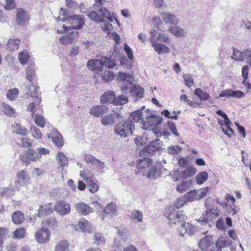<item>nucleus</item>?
Instances as JSON below:
<instances>
[{
    "instance_id": "2f4dec72",
    "label": "nucleus",
    "mask_w": 251,
    "mask_h": 251,
    "mask_svg": "<svg viewBox=\"0 0 251 251\" xmlns=\"http://www.w3.org/2000/svg\"><path fill=\"white\" fill-rule=\"evenodd\" d=\"M56 159L58 161L59 165L62 169L68 164V160L65 154L62 152H58L57 153Z\"/></svg>"
},
{
    "instance_id": "0e129e2a",
    "label": "nucleus",
    "mask_w": 251,
    "mask_h": 251,
    "mask_svg": "<svg viewBox=\"0 0 251 251\" xmlns=\"http://www.w3.org/2000/svg\"><path fill=\"white\" fill-rule=\"evenodd\" d=\"M183 77L184 78L185 83L187 86L190 87L194 84V80L189 74L184 75Z\"/></svg>"
},
{
    "instance_id": "ea45409f",
    "label": "nucleus",
    "mask_w": 251,
    "mask_h": 251,
    "mask_svg": "<svg viewBox=\"0 0 251 251\" xmlns=\"http://www.w3.org/2000/svg\"><path fill=\"white\" fill-rule=\"evenodd\" d=\"M30 132L32 136L36 139H41L42 138L43 134L39 128L35 126H31L30 129Z\"/></svg>"
},
{
    "instance_id": "09e8293b",
    "label": "nucleus",
    "mask_w": 251,
    "mask_h": 251,
    "mask_svg": "<svg viewBox=\"0 0 251 251\" xmlns=\"http://www.w3.org/2000/svg\"><path fill=\"white\" fill-rule=\"evenodd\" d=\"M32 141L31 139L26 136L22 137L20 140L19 145L25 148H29L32 146Z\"/></svg>"
},
{
    "instance_id": "680f3d73",
    "label": "nucleus",
    "mask_w": 251,
    "mask_h": 251,
    "mask_svg": "<svg viewBox=\"0 0 251 251\" xmlns=\"http://www.w3.org/2000/svg\"><path fill=\"white\" fill-rule=\"evenodd\" d=\"M36 151L38 156V160H39L41 158V156L42 155H46L50 153L49 150L43 147L38 148L36 149Z\"/></svg>"
},
{
    "instance_id": "864d4df0",
    "label": "nucleus",
    "mask_w": 251,
    "mask_h": 251,
    "mask_svg": "<svg viewBox=\"0 0 251 251\" xmlns=\"http://www.w3.org/2000/svg\"><path fill=\"white\" fill-rule=\"evenodd\" d=\"M225 206H226V211L229 214H231L233 215H235L238 211V208L234 203H232V205H229L226 203Z\"/></svg>"
},
{
    "instance_id": "7c9ffc66",
    "label": "nucleus",
    "mask_w": 251,
    "mask_h": 251,
    "mask_svg": "<svg viewBox=\"0 0 251 251\" xmlns=\"http://www.w3.org/2000/svg\"><path fill=\"white\" fill-rule=\"evenodd\" d=\"M128 98L126 96L120 95L113 99L112 103L115 105H122L127 103Z\"/></svg>"
},
{
    "instance_id": "a211bd4d",
    "label": "nucleus",
    "mask_w": 251,
    "mask_h": 251,
    "mask_svg": "<svg viewBox=\"0 0 251 251\" xmlns=\"http://www.w3.org/2000/svg\"><path fill=\"white\" fill-rule=\"evenodd\" d=\"M75 208L78 213L84 216L93 212L92 208L83 202L75 203Z\"/></svg>"
},
{
    "instance_id": "37998d69",
    "label": "nucleus",
    "mask_w": 251,
    "mask_h": 251,
    "mask_svg": "<svg viewBox=\"0 0 251 251\" xmlns=\"http://www.w3.org/2000/svg\"><path fill=\"white\" fill-rule=\"evenodd\" d=\"M194 93L197 95L201 101L207 100L209 95L206 92H203L201 88H197L194 91Z\"/></svg>"
},
{
    "instance_id": "f3484780",
    "label": "nucleus",
    "mask_w": 251,
    "mask_h": 251,
    "mask_svg": "<svg viewBox=\"0 0 251 251\" xmlns=\"http://www.w3.org/2000/svg\"><path fill=\"white\" fill-rule=\"evenodd\" d=\"M87 66L89 70L101 72L103 66L102 57L99 59L89 60L87 63Z\"/></svg>"
},
{
    "instance_id": "c9c22d12",
    "label": "nucleus",
    "mask_w": 251,
    "mask_h": 251,
    "mask_svg": "<svg viewBox=\"0 0 251 251\" xmlns=\"http://www.w3.org/2000/svg\"><path fill=\"white\" fill-rule=\"evenodd\" d=\"M119 78L121 80L125 81L126 83L129 85L133 86V77L129 74L123 72H120L119 73Z\"/></svg>"
},
{
    "instance_id": "20e7f679",
    "label": "nucleus",
    "mask_w": 251,
    "mask_h": 251,
    "mask_svg": "<svg viewBox=\"0 0 251 251\" xmlns=\"http://www.w3.org/2000/svg\"><path fill=\"white\" fill-rule=\"evenodd\" d=\"M60 14L62 16H66V21H68L71 26H64V29L69 31L70 29H80L84 25V16L82 15L74 14L73 15H67L66 11L63 8L60 9Z\"/></svg>"
},
{
    "instance_id": "49530a36",
    "label": "nucleus",
    "mask_w": 251,
    "mask_h": 251,
    "mask_svg": "<svg viewBox=\"0 0 251 251\" xmlns=\"http://www.w3.org/2000/svg\"><path fill=\"white\" fill-rule=\"evenodd\" d=\"M87 16L97 23H100L103 21V19L100 17V15L95 11H92L87 14Z\"/></svg>"
},
{
    "instance_id": "58836bf2",
    "label": "nucleus",
    "mask_w": 251,
    "mask_h": 251,
    "mask_svg": "<svg viewBox=\"0 0 251 251\" xmlns=\"http://www.w3.org/2000/svg\"><path fill=\"white\" fill-rule=\"evenodd\" d=\"M168 31L176 37L183 36L184 34L183 29L177 26L170 27Z\"/></svg>"
},
{
    "instance_id": "603ef678",
    "label": "nucleus",
    "mask_w": 251,
    "mask_h": 251,
    "mask_svg": "<svg viewBox=\"0 0 251 251\" xmlns=\"http://www.w3.org/2000/svg\"><path fill=\"white\" fill-rule=\"evenodd\" d=\"M180 113V111H173L172 113H171L169 111H162L161 114L164 115L166 117H168L169 118L172 119H177V116Z\"/></svg>"
},
{
    "instance_id": "72a5a7b5",
    "label": "nucleus",
    "mask_w": 251,
    "mask_h": 251,
    "mask_svg": "<svg viewBox=\"0 0 251 251\" xmlns=\"http://www.w3.org/2000/svg\"><path fill=\"white\" fill-rule=\"evenodd\" d=\"M49 203V205L45 208L42 206H40L38 210L37 215L38 217H42L45 215H48L51 213L53 211L52 206Z\"/></svg>"
},
{
    "instance_id": "de8ad7c7",
    "label": "nucleus",
    "mask_w": 251,
    "mask_h": 251,
    "mask_svg": "<svg viewBox=\"0 0 251 251\" xmlns=\"http://www.w3.org/2000/svg\"><path fill=\"white\" fill-rule=\"evenodd\" d=\"M102 59L103 66L109 69H113L115 67L116 63L114 60L107 57H102Z\"/></svg>"
},
{
    "instance_id": "2eb2a0df",
    "label": "nucleus",
    "mask_w": 251,
    "mask_h": 251,
    "mask_svg": "<svg viewBox=\"0 0 251 251\" xmlns=\"http://www.w3.org/2000/svg\"><path fill=\"white\" fill-rule=\"evenodd\" d=\"M49 138H50L52 142L58 147H61L63 145V141L62 135L60 134L56 129L52 128L48 133Z\"/></svg>"
},
{
    "instance_id": "c03bdc74",
    "label": "nucleus",
    "mask_w": 251,
    "mask_h": 251,
    "mask_svg": "<svg viewBox=\"0 0 251 251\" xmlns=\"http://www.w3.org/2000/svg\"><path fill=\"white\" fill-rule=\"evenodd\" d=\"M29 58L28 52L26 50H24L23 51L19 54L18 59L22 65H25L26 63Z\"/></svg>"
},
{
    "instance_id": "6e6d98bb",
    "label": "nucleus",
    "mask_w": 251,
    "mask_h": 251,
    "mask_svg": "<svg viewBox=\"0 0 251 251\" xmlns=\"http://www.w3.org/2000/svg\"><path fill=\"white\" fill-rule=\"evenodd\" d=\"M168 152L170 154H177L180 153L182 151V148L179 146H172L169 147L167 149Z\"/></svg>"
},
{
    "instance_id": "ddd939ff",
    "label": "nucleus",
    "mask_w": 251,
    "mask_h": 251,
    "mask_svg": "<svg viewBox=\"0 0 251 251\" xmlns=\"http://www.w3.org/2000/svg\"><path fill=\"white\" fill-rule=\"evenodd\" d=\"M244 93L241 91L232 90L230 89L223 90L219 94V97H232L236 99H241L244 97Z\"/></svg>"
},
{
    "instance_id": "e2e57ef3",
    "label": "nucleus",
    "mask_w": 251,
    "mask_h": 251,
    "mask_svg": "<svg viewBox=\"0 0 251 251\" xmlns=\"http://www.w3.org/2000/svg\"><path fill=\"white\" fill-rule=\"evenodd\" d=\"M26 78L30 82L35 78V72L31 68H28L26 69Z\"/></svg>"
},
{
    "instance_id": "f257e3e1",
    "label": "nucleus",
    "mask_w": 251,
    "mask_h": 251,
    "mask_svg": "<svg viewBox=\"0 0 251 251\" xmlns=\"http://www.w3.org/2000/svg\"><path fill=\"white\" fill-rule=\"evenodd\" d=\"M141 111H134L130 113L128 121L118 123L114 128L115 133L123 137H126L131 134L133 130L134 129V126L133 125L131 120H132L135 122L140 120L143 116Z\"/></svg>"
},
{
    "instance_id": "a878e982",
    "label": "nucleus",
    "mask_w": 251,
    "mask_h": 251,
    "mask_svg": "<svg viewBox=\"0 0 251 251\" xmlns=\"http://www.w3.org/2000/svg\"><path fill=\"white\" fill-rule=\"evenodd\" d=\"M152 47L158 54L167 53L170 52V49L165 45L160 43H154Z\"/></svg>"
},
{
    "instance_id": "4be33fe9",
    "label": "nucleus",
    "mask_w": 251,
    "mask_h": 251,
    "mask_svg": "<svg viewBox=\"0 0 251 251\" xmlns=\"http://www.w3.org/2000/svg\"><path fill=\"white\" fill-rule=\"evenodd\" d=\"M94 6L96 10L101 13L103 18H106L110 22H113V18L111 16L110 12L107 9L98 4H94Z\"/></svg>"
},
{
    "instance_id": "f8f14e48",
    "label": "nucleus",
    "mask_w": 251,
    "mask_h": 251,
    "mask_svg": "<svg viewBox=\"0 0 251 251\" xmlns=\"http://www.w3.org/2000/svg\"><path fill=\"white\" fill-rule=\"evenodd\" d=\"M152 161L148 158L139 159L137 163V169L144 175L152 165Z\"/></svg>"
},
{
    "instance_id": "a19ab883",
    "label": "nucleus",
    "mask_w": 251,
    "mask_h": 251,
    "mask_svg": "<svg viewBox=\"0 0 251 251\" xmlns=\"http://www.w3.org/2000/svg\"><path fill=\"white\" fill-rule=\"evenodd\" d=\"M143 213L138 210H134L132 211L131 215V219L136 222H141L143 220Z\"/></svg>"
},
{
    "instance_id": "a18cd8bd",
    "label": "nucleus",
    "mask_w": 251,
    "mask_h": 251,
    "mask_svg": "<svg viewBox=\"0 0 251 251\" xmlns=\"http://www.w3.org/2000/svg\"><path fill=\"white\" fill-rule=\"evenodd\" d=\"M101 77L104 81L108 82L114 79V75L112 72L105 70L101 74Z\"/></svg>"
},
{
    "instance_id": "1a4fd4ad",
    "label": "nucleus",
    "mask_w": 251,
    "mask_h": 251,
    "mask_svg": "<svg viewBox=\"0 0 251 251\" xmlns=\"http://www.w3.org/2000/svg\"><path fill=\"white\" fill-rule=\"evenodd\" d=\"M28 13L24 9L19 8L17 9V24L24 26L26 25L29 20Z\"/></svg>"
},
{
    "instance_id": "3c124183",
    "label": "nucleus",
    "mask_w": 251,
    "mask_h": 251,
    "mask_svg": "<svg viewBox=\"0 0 251 251\" xmlns=\"http://www.w3.org/2000/svg\"><path fill=\"white\" fill-rule=\"evenodd\" d=\"M189 186L190 183L188 181H183L177 185L176 190L180 193H183L189 189Z\"/></svg>"
},
{
    "instance_id": "dca6fc26",
    "label": "nucleus",
    "mask_w": 251,
    "mask_h": 251,
    "mask_svg": "<svg viewBox=\"0 0 251 251\" xmlns=\"http://www.w3.org/2000/svg\"><path fill=\"white\" fill-rule=\"evenodd\" d=\"M160 15L164 22L166 24L177 25L179 23V19L175 14L162 12Z\"/></svg>"
},
{
    "instance_id": "c85d7f7f",
    "label": "nucleus",
    "mask_w": 251,
    "mask_h": 251,
    "mask_svg": "<svg viewBox=\"0 0 251 251\" xmlns=\"http://www.w3.org/2000/svg\"><path fill=\"white\" fill-rule=\"evenodd\" d=\"M78 226L83 232H90L92 230L91 224L85 219H82L79 222Z\"/></svg>"
},
{
    "instance_id": "473e14b6",
    "label": "nucleus",
    "mask_w": 251,
    "mask_h": 251,
    "mask_svg": "<svg viewBox=\"0 0 251 251\" xmlns=\"http://www.w3.org/2000/svg\"><path fill=\"white\" fill-rule=\"evenodd\" d=\"M69 244L66 240H62L57 243L55 251H69Z\"/></svg>"
},
{
    "instance_id": "4c0bfd02",
    "label": "nucleus",
    "mask_w": 251,
    "mask_h": 251,
    "mask_svg": "<svg viewBox=\"0 0 251 251\" xmlns=\"http://www.w3.org/2000/svg\"><path fill=\"white\" fill-rule=\"evenodd\" d=\"M231 58L236 61H243L244 60V51L242 52L237 49L233 48V55Z\"/></svg>"
},
{
    "instance_id": "cd10ccee",
    "label": "nucleus",
    "mask_w": 251,
    "mask_h": 251,
    "mask_svg": "<svg viewBox=\"0 0 251 251\" xmlns=\"http://www.w3.org/2000/svg\"><path fill=\"white\" fill-rule=\"evenodd\" d=\"M197 169L194 166H190L181 172L180 175L182 177L186 178L192 176L196 174Z\"/></svg>"
},
{
    "instance_id": "aec40b11",
    "label": "nucleus",
    "mask_w": 251,
    "mask_h": 251,
    "mask_svg": "<svg viewBox=\"0 0 251 251\" xmlns=\"http://www.w3.org/2000/svg\"><path fill=\"white\" fill-rule=\"evenodd\" d=\"M212 238L213 237L211 235L206 236L200 241L199 247L203 251H208V250L213 245Z\"/></svg>"
},
{
    "instance_id": "bb28decb",
    "label": "nucleus",
    "mask_w": 251,
    "mask_h": 251,
    "mask_svg": "<svg viewBox=\"0 0 251 251\" xmlns=\"http://www.w3.org/2000/svg\"><path fill=\"white\" fill-rule=\"evenodd\" d=\"M144 92V89L138 85L132 86L129 91V93L132 96L137 98L143 97Z\"/></svg>"
},
{
    "instance_id": "5fc2aeb1",
    "label": "nucleus",
    "mask_w": 251,
    "mask_h": 251,
    "mask_svg": "<svg viewBox=\"0 0 251 251\" xmlns=\"http://www.w3.org/2000/svg\"><path fill=\"white\" fill-rule=\"evenodd\" d=\"M116 211V205L114 203L111 202L107 205L103 212L106 214L113 213Z\"/></svg>"
},
{
    "instance_id": "8fccbe9b",
    "label": "nucleus",
    "mask_w": 251,
    "mask_h": 251,
    "mask_svg": "<svg viewBox=\"0 0 251 251\" xmlns=\"http://www.w3.org/2000/svg\"><path fill=\"white\" fill-rule=\"evenodd\" d=\"M185 199L186 201H194L198 200L197 193L196 190L191 191L185 194Z\"/></svg>"
},
{
    "instance_id": "423d86ee",
    "label": "nucleus",
    "mask_w": 251,
    "mask_h": 251,
    "mask_svg": "<svg viewBox=\"0 0 251 251\" xmlns=\"http://www.w3.org/2000/svg\"><path fill=\"white\" fill-rule=\"evenodd\" d=\"M142 118V117H141ZM142 127L145 129H150L151 127L153 130H156L158 126L161 125L162 122V118L159 116L147 114L145 119L141 118Z\"/></svg>"
},
{
    "instance_id": "6e6552de",
    "label": "nucleus",
    "mask_w": 251,
    "mask_h": 251,
    "mask_svg": "<svg viewBox=\"0 0 251 251\" xmlns=\"http://www.w3.org/2000/svg\"><path fill=\"white\" fill-rule=\"evenodd\" d=\"M89 173L88 171L80 172V176L85 181L89 191L92 193H95L99 190V187L98 185L93 180V176H90V174Z\"/></svg>"
},
{
    "instance_id": "4d7b16f0",
    "label": "nucleus",
    "mask_w": 251,
    "mask_h": 251,
    "mask_svg": "<svg viewBox=\"0 0 251 251\" xmlns=\"http://www.w3.org/2000/svg\"><path fill=\"white\" fill-rule=\"evenodd\" d=\"M209 190L210 188L209 187H206L196 190L198 200L201 199L203 197L206 196L207 194L209 192Z\"/></svg>"
},
{
    "instance_id": "c756f323",
    "label": "nucleus",
    "mask_w": 251,
    "mask_h": 251,
    "mask_svg": "<svg viewBox=\"0 0 251 251\" xmlns=\"http://www.w3.org/2000/svg\"><path fill=\"white\" fill-rule=\"evenodd\" d=\"M17 177L19 178L18 182L21 185H26L28 183L29 180V177L25 170L22 171L20 173H18Z\"/></svg>"
},
{
    "instance_id": "5701e85b",
    "label": "nucleus",
    "mask_w": 251,
    "mask_h": 251,
    "mask_svg": "<svg viewBox=\"0 0 251 251\" xmlns=\"http://www.w3.org/2000/svg\"><path fill=\"white\" fill-rule=\"evenodd\" d=\"M31 115L36 125L41 127V128H44L45 126L46 121L44 117L43 116L38 114H36L35 112H33V111H32Z\"/></svg>"
},
{
    "instance_id": "774afa93",
    "label": "nucleus",
    "mask_w": 251,
    "mask_h": 251,
    "mask_svg": "<svg viewBox=\"0 0 251 251\" xmlns=\"http://www.w3.org/2000/svg\"><path fill=\"white\" fill-rule=\"evenodd\" d=\"M244 59L247 61V63L251 67V50L247 49L244 50Z\"/></svg>"
},
{
    "instance_id": "e433bc0d",
    "label": "nucleus",
    "mask_w": 251,
    "mask_h": 251,
    "mask_svg": "<svg viewBox=\"0 0 251 251\" xmlns=\"http://www.w3.org/2000/svg\"><path fill=\"white\" fill-rule=\"evenodd\" d=\"M94 244L97 246H102L105 243V238L101 233L96 232L93 238Z\"/></svg>"
},
{
    "instance_id": "79ce46f5",
    "label": "nucleus",
    "mask_w": 251,
    "mask_h": 251,
    "mask_svg": "<svg viewBox=\"0 0 251 251\" xmlns=\"http://www.w3.org/2000/svg\"><path fill=\"white\" fill-rule=\"evenodd\" d=\"M230 244V242L226 240L224 237H221L217 239L216 246L217 248L221 249L228 246Z\"/></svg>"
},
{
    "instance_id": "412c9836",
    "label": "nucleus",
    "mask_w": 251,
    "mask_h": 251,
    "mask_svg": "<svg viewBox=\"0 0 251 251\" xmlns=\"http://www.w3.org/2000/svg\"><path fill=\"white\" fill-rule=\"evenodd\" d=\"M115 93L113 91L105 92L100 98V102L103 104L112 103L113 99L115 98Z\"/></svg>"
},
{
    "instance_id": "338daca9",
    "label": "nucleus",
    "mask_w": 251,
    "mask_h": 251,
    "mask_svg": "<svg viewBox=\"0 0 251 251\" xmlns=\"http://www.w3.org/2000/svg\"><path fill=\"white\" fill-rule=\"evenodd\" d=\"M101 23L102 24L101 25V27L103 31L108 32L112 29V25L111 24L104 20Z\"/></svg>"
},
{
    "instance_id": "6ab92c4d",
    "label": "nucleus",
    "mask_w": 251,
    "mask_h": 251,
    "mask_svg": "<svg viewBox=\"0 0 251 251\" xmlns=\"http://www.w3.org/2000/svg\"><path fill=\"white\" fill-rule=\"evenodd\" d=\"M162 146V142L159 139H157L152 142L150 144L145 147L144 150L149 153H153L155 151L161 149Z\"/></svg>"
},
{
    "instance_id": "9b49d317",
    "label": "nucleus",
    "mask_w": 251,
    "mask_h": 251,
    "mask_svg": "<svg viewBox=\"0 0 251 251\" xmlns=\"http://www.w3.org/2000/svg\"><path fill=\"white\" fill-rule=\"evenodd\" d=\"M39 230L35 233V238L37 241L41 244H44L48 242L50 236V233L49 229L44 228Z\"/></svg>"
},
{
    "instance_id": "7ed1b4c3",
    "label": "nucleus",
    "mask_w": 251,
    "mask_h": 251,
    "mask_svg": "<svg viewBox=\"0 0 251 251\" xmlns=\"http://www.w3.org/2000/svg\"><path fill=\"white\" fill-rule=\"evenodd\" d=\"M90 114L97 117L101 116V123L104 126L112 125L122 118L121 114L115 111H111L110 113L106 111H90Z\"/></svg>"
},
{
    "instance_id": "f03ea898",
    "label": "nucleus",
    "mask_w": 251,
    "mask_h": 251,
    "mask_svg": "<svg viewBox=\"0 0 251 251\" xmlns=\"http://www.w3.org/2000/svg\"><path fill=\"white\" fill-rule=\"evenodd\" d=\"M38 89L39 86L36 83L33 82L28 86V92L26 93V97L28 100L26 101L27 110H38L42 107L41 104V98L39 96L37 91Z\"/></svg>"
},
{
    "instance_id": "4468645a",
    "label": "nucleus",
    "mask_w": 251,
    "mask_h": 251,
    "mask_svg": "<svg viewBox=\"0 0 251 251\" xmlns=\"http://www.w3.org/2000/svg\"><path fill=\"white\" fill-rule=\"evenodd\" d=\"M161 173L160 164H156V165L151 166L143 176H146L150 179H154L159 177Z\"/></svg>"
},
{
    "instance_id": "13d9d810",
    "label": "nucleus",
    "mask_w": 251,
    "mask_h": 251,
    "mask_svg": "<svg viewBox=\"0 0 251 251\" xmlns=\"http://www.w3.org/2000/svg\"><path fill=\"white\" fill-rule=\"evenodd\" d=\"M186 202V200L184 197L179 198L175 202L174 205L172 207H174L175 209L176 208L179 209L182 207Z\"/></svg>"
},
{
    "instance_id": "0eeeda50",
    "label": "nucleus",
    "mask_w": 251,
    "mask_h": 251,
    "mask_svg": "<svg viewBox=\"0 0 251 251\" xmlns=\"http://www.w3.org/2000/svg\"><path fill=\"white\" fill-rule=\"evenodd\" d=\"M20 159L27 166L31 162L38 161V156L35 150L28 149L20 155Z\"/></svg>"
},
{
    "instance_id": "39448f33",
    "label": "nucleus",
    "mask_w": 251,
    "mask_h": 251,
    "mask_svg": "<svg viewBox=\"0 0 251 251\" xmlns=\"http://www.w3.org/2000/svg\"><path fill=\"white\" fill-rule=\"evenodd\" d=\"M164 215L167 218L170 224L176 225L184 223L187 217L183 214V210H176L174 207H169L166 210Z\"/></svg>"
},
{
    "instance_id": "69168bd1",
    "label": "nucleus",
    "mask_w": 251,
    "mask_h": 251,
    "mask_svg": "<svg viewBox=\"0 0 251 251\" xmlns=\"http://www.w3.org/2000/svg\"><path fill=\"white\" fill-rule=\"evenodd\" d=\"M131 88H132V86L127 84L125 81H123L120 84V88L123 93H127L128 92H129Z\"/></svg>"
},
{
    "instance_id": "052dcab7",
    "label": "nucleus",
    "mask_w": 251,
    "mask_h": 251,
    "mask_svg": "<svg viewBox=\"0 0 251 251\" xmlns=\"http://www.w3.org/2000/svg\"><path fill=\"white\" fill-rule=\"evenodd\" d=\"M17 134L26 136L28 134V130L21 124H17Z\"/></svg>"
},
{
    "instance_id": "bf43d9fd",
    "label": "nucleus",
    "mask_w": 251,
    "mask_h": 251,
    "mask_svg": "<svg viewBox=\"0 0 251 251\" xmlns=\"http://www.w3.org/2000/svg\"><path fill=\"white\" fill-rule=\"evenodd\" d=\"M7 50L10 51H14L16 48V38L14 36L11 37L6 45Z\"/></svg>"
},
{
    "instance_id": "9d476101",
    "label": "nucleus",
    "mask_w": 251,
    "mask_h": 251,
    "mask_svg": "<svg viewBox=\"0 0 251 251\" xmlns=\"http://www.w3.org/2000/svg\"><path fill=\"white\" fill-rule=\"evenodd\" d=\"M54 209L59 215L64 216L70 212L71 205L67 201H60L54 205Z\"/></svg>"
},
{
    "instance_id": "f704fd0d",
    "label": "nucleus",
    "mask_w": 251,
    "mask_h": 251,
    "mask_svg": "<svg viewBox=\"0 0 251 251\" xmlns=\"http://www.w3.org/2000/svg\"><path fill=\"white\" fill-rule=\"evenodd\" d=\"M208 174L206 171H201L198 174L196 177V181L198 184L201 185L208 179Z\"/></svg>"
},
{
    "instance_id": "b1692460",
    "label": "nucleus",
    "mask_w": 251,
    "mask_h": 251,
    "mask_svg": "<svg viewBox=\"0 0 251 251\" xmlns=\"http://www.w3.org/2000/svg\"><path fill=\"white\" fill-rule=\"evenodd\" d=\"M42 226L43 227L50 228L52 229L55 230L58 226V223L55 218H49L43 221Z\"/></svg>"
},
{
    "instance_id": "393cba45",
    "label": "nucleus",
    "mask_w": 251,
    "mask_h": 251,
    "mask_svg": "<svg viewBox=\"0 0 251 251\" xmlns=\"http://www.w3.org/2000/svg\"><path fill=\"white\" fill-rule=\"evenodd\" d=\"M181 227L183 230H184V232H180V235L184 236V233H186L189 235H193L195 232V227L192 224L189 223L184 222L182 223Z\"/></svg>"
}]
</instances>
